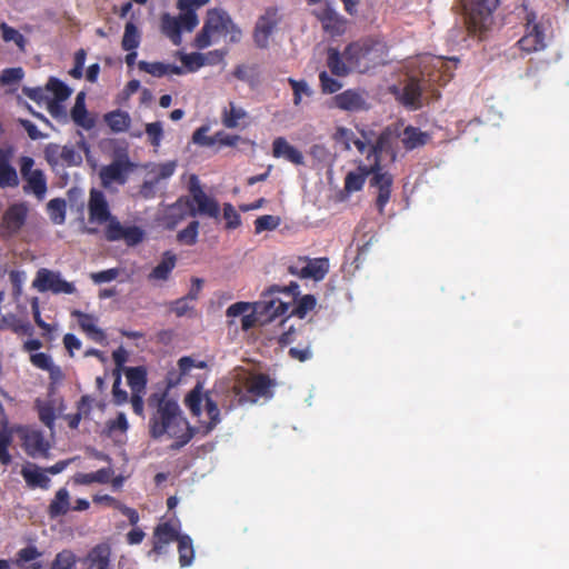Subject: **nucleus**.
<instances>
[{
    "mask_svg": "<svg viewBox=\"0 0 569 569\" xmlns=\"http://www.w3.org/2000/svg\"><path fill=\"white\" fill-rule=\"evenodd\" d=\"M150 408L149 433L154 440L171 439V449L186 446L194 435L179 403L167 393H153L148 398Z\"/></svg>",
    "mask_w": 569,
    "mask_h": 569,
    "instance_id": "f257e3e1",
    "label": "nucleus"
},
{
    "mask_svg": "<svg viewBox=\"0 0 569 569\" xmlns=\"http://www.w3.org/2000/svg\"><path fill=\"white\" fill-rule=\"evenodd\" d=\"M343 58L351 68L365 72L387 62L388 47L383 41L366 39L349 44L343 51Z\"/></svg>",
    "mask_w": 569,
    "mask_h": 569,
    "instance_id": "f03ea898",
    "label": "nucleus"
},
{
    "mask_svg": "<svg viewBox=\"0 0 569 569\" xmlns=\"http://www.w3.org/2000/svg\"><path fill=\"white\" fill-rule=\"evenodd\" d=\"M217 36H230V41L238 42L241 38V30L224 11L212 9L208 11L204 26L194 40L196 47L204 49L211 46Z\"/></svg>",
    "mask_w": 569,
    "mask_h": 569,
    "instance_id": "7ed1b4c3",
    "label": "nucleus"
},
{
    "mask_svg": "<svg viewBox=\"0 0 569 569\" xmlns=\"http://www.w3.org/2000/svg\"><path fill=\"white\" fill-rule=\"evenodd\" d=\"M498 6V0H463L466 21L468 29L473 33H482L492 22V12Z\"/></svg>",
    "mask_w": 569,
    "mask_h": 569,
    "instance_id": "20e7f679",
    "label": "nucleus"
},
{
    "mask_svg": "<svg viewBox=\"0 0 569 569\" xmlns=\"http://www.w3.org/2000/svg\"><path fill=\"white\" fill-rule=\"evenodd\" d=\"M421 78L411 77L403 88L400 96V101L409 109L417 110L422 107V91L428 86L437 83L438 79L435 72L429 70V66L426 63L421 66Z\"/></svg>",
    "mask_w": 569,
    "mask_h": 569,
    "instance_id": "39448f33",
    "label": "nucleus"
},
{
    "mask_svg": "<svg viewBox=\"0 0 569 569\" xmlns=\"http://www.w3.org/2000/svg\"><path fill=\"white\" fill-rule=\"evenodd\" d=\"M203 401L206 411L210 419L207 426V432H209L220 422V410L210 393L203 392L202 385L197 383V386L186 397V405L194 416H199L201 413V405Z\"/></svg>",
    "mask_w": 569,
    "mask_h": 569,
    "instance_id": "423d86ee",
    "label": "nucleus"
},
{
    "mask_svg": "<svg viewBox=\"0 0 569 569\" xmlns=\"http://www.w3.org/2000/svg\"><path fill=\"white\" fill-rule=\"evenodd\" d=\"M189 192L191 196V202L189 203L190 216L202 214L214 219L219 217L220 208L218 202L203 191L197 176L190 177Z\"/></svg>",
    "mask_w": 569,
    "mask_h": 569,
    "instance_id": "0eeeda50",
    "label": "nucleus"
},
{
    "mask_svg": "<svg viewBox=\"0 0 569 569\" xmlns=\"http://www.w3.org/2000/svg\"><path fill=\"white\" fill-rule=\"evenodd\" d=\"M104 238L108 241H124L127 246H136L143 240L144 232L137 226H124L116 216L104 221Z\"/></svg>",
    "mask_w": 569,
    "mask_h": 569,
    "instance_id": "6e6552de",
    "label": "nucleus"
},
{
    "mask_svg": "<svg viewBox=\"0 0 569 569\" xmlns=\"http://www.w3.org/2000/svg\"><path fill=\"white\" fill-rule=\"evenodd\" d=\"M199 23L197 13L181 11L178 17H171L170 14H163L161 19V28L163 33L171 39V41L178 46L181 42L182 31H192Z\"/></svg>",
    "mask_w": 569,
    "mask_h": 569,
    "instance_id": "1a4fd4ad",
    "label": "nucleus"
},
{
    "mask_svg": "<svg viewBox=\"0 0 569 569\" xmlns=\"http://www.w3.org/2000/svg\"><path fill=\"white\" fill-rule=\"evenodd\" d=\"M13 431L19 437L21 446L28 456L31 458L48 457L50 445L41 431L28 426H17L13 428Z\"/></svg>",
    "mask_w": 569,
    "mask_h": 569,
    "instance_id": "9d476101",
    "label": "nucleus"
},
{
    "mask_svg": "<svg viewBox=\"0 0 569 569\" xmlns=\"http://www.w3.org/2000/svg\"><path fill=\"white\" fill-rule=\"evenodd\" d=\"M20 172L26 180L23 191L34 194L42 200L47 193V180L44 173L39 169H33L34 160L31 157L20 158Z\"/></svg>",
    "mask_w": 569,
    "mask_h": 569,
    "instance_id": "9b49d317",
    "label": "nucleus"
},
{
    "mask_svg": "<svg viewBox=\"0 0 569 569\" xmlns=\"http://www.w3.org/2000/svg\"><path fill=\"white\" fill-rule=\"evenodd\" d=\"M32 287L39 292L51 291L56 295H72L76 292L73 283L66 281L59 272L42 268L37 272Z\"/></svg>",
    "mask_w": 569,
    "mask_h": 569,
    "instance_id": "f8f14e48",
    "label": "nucleus"
},
{
    "mask_svg": "<svg viewBox=\"0 0 569 569\" xmlns=\"http://www.w3.org/2000/svg\"><path fill=\"white\" fill-rule=\"evenodd\" d=\"M329 271V261L327 258L310 259L307 257L298 258L289 266V272L302 279L322 280Z\"/></svg>",
    "mask_w": 569,
    "mask_h": 569,
    "instance_id": "ddd939ff",
    "label": "nucleus"
},
{
    "mask_svg": "<svg viewBox=\"0 0 569 569\" xmlns=\"http://www.w3.org/2000/svg\"><path fill=\"white\" fill-rule=\"evenodd\" d=\"M281 21V14L274 7L267 8L264 12L258 18L253 40L257 47L267 48L269 46L270 37L276 31Z\"/></svg>",
    "mask_w": 569,
    "mask_h": 569,
    "instance_id": "4468645a",
    "label": "nucleus"
},
{
    "mask_svg": "<svg viewBox=\"0 0 569 569\" xmlns=\"http://www.w3.org/2000/svg\"><path fill=\"white\" fill-rule=\"evenodd\" d=\"M312 13L321 22L323 31L331 37H338L346 32L347 20L330 4L320 6Z\"/></svg>",
    "mask_w": 569,
    "mask_h": 569,
    "instance_id": "2eb2a0df",
    "label": "nucleus"
},
{
    "mask_svg": "<svg viewBox=\"0 0 569 569\" xmlns=\"http://www.w3.org/2000/svg\"><path fill=\"white\" fill-rule=\"evenodd\" d=\"M88 220L90 223L102 226L112 216L109 201L106 194L98 189L92 188L89 191L87 202Z\"/></svg>",
    "mask_w": 569,
    "mask_h": 569,
    "instance_id": "dca6fc26",
    "label": "nucleus"
},
{
    "mask_svg": "<svg viewBox=\"0 0 569 569\" xmlns=\"http://www.w3.org/2000/svg\"><path fill=\"white\" fill-rule=\"evenodd\" d=\"M131 168L132 164L127 154L117 156L110 164L102 167L99 172L102 186L109 187L113 182L123 184Z\"/></svg>",
    "mask_w": 569,
    "mask_h": 569,
    "instance_id": "f3484780",
    "label": "nucleus"
},
{
    "mask_svg": "<svg viewBox=\"0 0 569 569\" xmlns=\"http://www.w3.org/2000/svg\"><path fill=\"white\" fill-rule=\"evenodd\" d=\"M28 207L23 202L10 204L3 213L1 228L4 236L17 234L26 223Z\"/></svg>",
    "mask_w": 569,
    "mask_h": 569,
    "instance_id": "a211bd4d",
    "label": "nucleus"
},
{
    "mask_svg": "<svg viewBox=\"0 0 569 569\" xmlns=\"http://www.w3.org/2000/svg\"><path fill=\"white\" fill-rule=\"evenodd\" d=\"M372 178L370 186L378 189L376 204L379 212H383L385 206L388 203L391 196L392 176L388 172H382L380 164L371 171Z\"/></svg>",
    "mask_w": 569,
    "mask_h": 569,
    "instance_id": "6ab92c4d",
    "label": "nucleus"
},
{
    "mask_svg": "<svg viewBox=\"0 0 569 569\" xmlns=\"http://www.w3.org/2000/svg\"><path fill=\"white\" fill-rule=\"evenodd\" d=\"M335 107L349 112H358L369 108L363 91L348 89L332 99Z\"/></svg>",
    "mask_w": 569,
    "mask_h": 569,
    "instance_id": "aec40b11",
    "label": "nucleus"
},
{
    "mask_svg": "<svg viewBox=\"0 0 569 569\" xmlns=\"http://www.w3.org/2000/svg\"><path fill=\"white\" fill-rule=\"evenodd\" d=\"M379 166V159L376 157L375 161L369 166L359 161L358 167L353 171H349L345 178V191L350 194L358 192L362 189L366 179L371 171Z\"/></svg>",
    "mask_w": 569,
    "mask_h": 569,
    "instance_id": "412c9836",
    "label": "nucleus"
},
{
    "mask_svg": "<svg viewBox=\"0 0 569 569\" xmlns=\"http://www.w3.org/2000/svg\"><path fill=\"white\" fill-rule=\"evenodd\" d=\"M13 149L0 148V187L16 188L19 186V177L16 168L11 164Z\"/></svg>",
    "mask_w": 569,
    "mask_h": 569,
    "instance_id": "4be33fe9",
    "label": "nucleus"
},
{
    "mask_svg": "<svg viewBox=\"0 0 569 569\" xmlns=\"http://www.w3.org/2000/svg\"><path fill=\"white\" fill-rule=\"evenodd\" d=\"M535 20V16L528 18L527 33L518 41L520 50L526 53H531L545 49V36L541 32L538 24L531 23Z\"/></svg>",
    "mask_w": 569,
    "mask_h": 569,
    "instance_id": "5701e85b",
    "label": "nucleus"
},
{
    "mask_svg": "<svg viewBox=\"0 0 569 569\" xmlns=\"http://www.w3.org/2000/svg\"><path fill=\"white\" fill-rule=\"evenodd\" d=\"M272 153L276 158H284L298 166L303 164L305 162L302 152L281 137L274 139L272 143Z\"/></svg>",
    "mask_w": 569,
    "mask_h": 569,
    "instance_id": "b1692460",
    "label": "nucleus"
},
{
    "mask_svg": "<svg viewBox=\"0 0 569 569\" xmlns=\"http://www.w3.org/2000/svg\"><path fill=\"white\" fill-rule=\"evenodd\" d=\"M180 537L181 536H179L177 529L172 525L168 522L159 525L153 532L152 551L161 553L167 545L174 540L179 541Z\"/></svg>",
    "mask_w": 569,
    "mask_h": 569,
    "instance_id": "393cba45",
    "label": "nucleus"
},
{
    "mask_svg": "<svg viewBox=\"0 0 569 569\" xmlns=\"http://www.w3.org/2000/svg\"><path fill=\"white\" fill-rule=\"evenodd\" d=\"M72 316L78 318L80 328L87 336L98 342L103 343L106 341L104 332L97 326V320L93 316L83 313L79 310L72 311Z\"/></svg>",
    "mask_w": 569,
    "mask_h": 569,
    "instance_id": "a878e982",
    "label": "nucleus"
},
{
    "mask_svg": "<svg viewBox=\"0 0 569 569\" xmlns=\"http://www.w3.org/2000/svg\"><path fill=\"white\" fill-rule=\"evenodd\" d=\"M453 62H457V59H453ZM422 63L423 64L427 63L429 66V70L431 72H435V74L438 79V82H440V83L445 84L452 77L451 66H450L452 63L451 59L446 60L441 57H437V58L427 57L422 60Z\"/></svg>",
    "mask_w": 569,
    "mask_h": 569,
    "instance_id": "bb28decb",
    "label": "nucleus"
},
{
    "mask_svg": "<svg viewBox=\"0 0 569 569\" xmlns=\"http://www.w3.org/2000/svg\"><path fill=\"white\" fill-rule=\"evenodd\" d=\"M21 476L26 480L27 485L30 487H40L42 489H48L50 479L44 473V471L39 468L37 465L27 463L21 469Z\"/></svg>",
    "mask_w": 569,
    "mask_h": 569,
    "instance_id": "cd10ccee",
    "label": "nucleus"
},
{
    "mask_svg": "<svg viewBox=\"0 0 569 569\" xmlns=\"http://www.w3.org/2000/svg\"><path fill=\"white\" fill-rule=\"evenodd\" d=\"M140 70L153 76L162 77L164 74H182L184 72L183 67H178L162 62H147L140 61L138 63Z\"/></svg>",
    "mask_w": 569,
    "mask_h": 569,
    "instance_id": "c85d7f7f",
    "label": "nucleus"
},
{
    "mask_svg": "<svg viewBox=\"0 0 569 569\" xmlns=\"http://www.w3.org/2000/svg\"><path fill=\"white\" fill-rule=\"evenodd\" d=\"M177 257L170 251L164 252L162 260L153 268L149 273V280H161L166 281L173 268L176 267Z\"/></svg>",
    "mask_w": 569,
    "mask_h": 569,
    "instance_id": "c756f323",
    "label": "nucleus"
},
{
    "mask_svg": "<svg viewBox=\"0 0 569 569\" xmlns=\"http://www.w3.org/2000/svg\"><path fill=\"white\" fill-rule=\"evenodd\" d=\"M430 136L418 128L407 127L401 134V142L406 149L412 150L428 143Z\"/></svg>",
    "mask_w": 569,
    "mask_h": 569,
    "instance_id": "7c9ffc66",
    "label": "nucleus"
},
{
    "mask_svg": "<svg viewBox=\"0 0 569 569\" xmlns=\"http://www.w3.org/2000/svg\"><path fill=\"white\" fill-rule=\"evenodd\" d=\"M70 509V493L66 488H60L48 507L50 518L64 516Z\"/></svg>",
    "mask_w": 569,
    "mask_h": 569,
    "instance_id": "2f4dec72",
    "label": "nucleus"
},
{
    "mask_svg": "<svg viewBox=\"0 0 569 569\" xmlns=\"http://www.w3.org/2000/svg\"><path fill=\"white\" fill-rule=\"evenodd\" d=\"M110 550L106 546L93 548L86 559V569H108Z\"/></svg>",
    "mask_w": 569,
    "mask_h": 569,
    "instance_id": "473e14b6",
    "label": "nucleus"
},
{
    "mask_svg": "<svg viewBox=\"0 0 569 569\" xmlns=\"http://www.w3.org/2000/svg\"><path fill=\"white\" fill-rule=\"evenodd\" d=\"M113 476V470L111 468H102L96 472L90 473H77L73 477V481L77 485H90L93 482L98 483H107L110 481Z\"/></svg>",
    "mask_w": 569,
    "mask_h": 569,
    "instance_id": "72a5a7b5",
    "label": "nucleus"
},
{
    "mask_svg": "<svg viewBox=\"0 0 569 569\" xmlns=\"http://www.w3.org/2000/svg\"><path fill=\"white\" fill-rule=\"evenodd\" d=\"M271 387L270 379L264 375L252 376L247 379V392L252 397H264Z\"/></svg>",
    "mask_w": 569,
    "mask_h": 569,
    "instance_id": "f704fd0d",
    "label": "nucleus"
},
{
    "mask_svg": "<svg viewBox=\"0 0 569 569\" xmlns=\"http://www.w3.org/2000/svg\"><path fill=\"white\" fill-rule=\"evenodd\" d=\"M104 121L113 132H123L129 129L131 118L129 113L121 110H116L107 113L104 116Z\"/></svg>",
    "mask_w": 569,
    "mask_h": 569,
    "instance_id": "c9c22d12",
    "label": "nucleus"
},
{
    "mask_svg": "<svg viewBox=\"0 0 569 569\" xmlns=\"http://www.w3.org/2000/svg\"><path fill=\"white\" fill-rule=\"evenodd\" d=\"M328 67L337 76H346L349 71L355 70L343 58V54L340 56L339 51L332 48L328 50Z\"/></svg>",
    "mask_w": 569,
    "mask_h": 569,
    "instance_id": "e433bc0d",
    "label": "nucleus"
},
{
    "mask_svg": "<svg viewBox=\"0 0 569 569\" xmlns=\"http://www.w3.org/2000/svg\"><path fill=\"white\" fill-rule=\"evenodd\" d=\"M146 376L147 372L142 367H133L126 370V377L132 393H142L147 382Z\"/></svg>",
    "mask_w": 569,
    "mask_h": 569,
    "instance_id": "4c0bfd02",
    "label": "nucleus"
},
{
    "mask_svg": "<svg viewBox=\"0 0 569 569\" xmlns=\"http://www.w3.org/2000/svg\"><path fill=\"white\" fill-rule=\"evenodd\" d=\"M84 97V92L77 94L74 106L71 110V118L77 124L89 129L92 126V121L87 118Z\"/></svg>",
    "mask_w": 569,
    "mask_h": 569,
    "instance_id": "58836bf2",
    "label": "nucleus"
},
{
    "mask_svg": "<svg viewBox=\"0 0 569 569\" xmlns=\"http://www.w3.org/2000/svg\"><path fill=\"white\" fill-rule=\"evenodd\" d=\"M178 551H179V562L181 567L190 566L194 550L192 546V540L188 536H181L178 541Z\"/></svg>",
    "mask_w": 569,
    "mask_h": 569,
    "instance_id": "ea45409f",
    "label": "nucleus"
},
{
    "mask_svg": "<svg viewBox=\"0 0 569 569\" xmlns=\"http://www.w3.org/2000/svg\"><path fill=\"white\" fill-rule=\"evenodd\" d=\"M47 210L51 221L56 224H62L66 220V201L59 198L52 199L47 204Z\"/></svg>",
    "mask_w": 569,
    "mask_h": 569,
    "instance_id": "a19ab883",
    "label": "nucleus"
},
{
    "mask_svg": "<svg viewBox=\"0 0 569 569\" xmlns=\"http://www.w3.org/2000/svg\"><path fill=\"white\" fill-rule=\"evenodd\" d=\"M230 108L224 109L222 112V123L227 128H236L239 121L247 116V112L242 108H238L234 103L230 102Z\"/></svg>",
    "mask_w": 569,
    "mask_h": 569,
    "instance_id": "79ce46f5",
    "label": "nucleus"
},
{
    "mask_svg": "<svg viewBox=\"0 0 569 569\" xmlns=\"http://www.w3.org/2000/svg\"><path fill=\"white\" fill-rule=\"evenodd\" d=\"M140 43V33L132 22H127L122 37V48L124 50H136Z\"/></svg>",
    "mask_w": 569,
    "mask_h": 569,
    "instance_id": "37998d69",
    "label": "nucleus"
},
{
    "mask_svg": "<svg viewBox=\"0 0 569 569\" xmlns=\"http://www.w3.org/2000/svg\"><path fill=\"white\" fill-rule=\"evenodd\" d=\"M390 138L391 132L383 131L375 143L371 142L367 159L372 160L371 162L375 161L376 157L380 159V153L388 147Z\"/></svg>",
    "mask_w": 569,
    "mask_h": 569,
    "instance_id": "c03bdc74",
    "label": "nucleus"
},
{
    "mask_svg": "<svg viewBox=\"0 0 569 569\" xmlns=\"http://www.w3.org/2000/svg\"><path fill=\"white\" fill-rule=\"evenodd\" d=\"M0 29L2 32V38L6 42L12 41L19 47L21 51H24L26 38L18 30L4 22L0 24Z\"/></svg>",
    "mask_w": 569,
    "mask_h": 569,
    "instance_id": "a18cd8bd",
    "label": "nucleus"
},
{
    "mask_svg": "<svg viewBox=\"0 0 569 569\" xmlns=\"http://www.w3.org/2000/svg\"><path fill=\"white\" fill-rule=\"evenodd\" d=\"M198 229H199V222L198 221H191L187 228L179 231L177 234V239L180 243L192 246L197 242L198 238Z\"/></svg>",
    "mask_w": 569,
    "mask_h": 569,
    "instance_id": "49530a36",
    "label": "nucleus"
},
{
    "mask_svg": "<svg viewBox=\"0 0 569 569\" xmlns=\"http://www.w3.org/2000/svg\"><path fill=\"white\" fill-rule=\"evenodd\" d=\"M184 217L183 206L180 202L174 203L168 209L166 214V227L168 229H174Z\"/></svg>",
    "mask_w": 569,
    "mask_h": 569,
    "instance_id": "de8ad7c7",
    "label": "nucleus"
},
{
    "mask_svg": "<svg viewBox=\"0 0 569 569\" xmlns=\"http://www.w3.org/2000/svg\"><path fill=\"white\" fill-rule=\"evenodd\" d=\"M47 89L54 94V98L58 101H64L71 94V89H69L63 82L56 78H50L47 83Z\"/></svg>",
    "mask_w": 569,
    "mask_h": 569,
    "instance_id": "09e8293b",
    "label": "nucleus"
},
{
    "mask_svg": "<svg viewBox=\"0 0 569 569\" xmlns=\"http://www.w3.org/2000/svg\"><path fill=\"white\" fill-rule=\"evenodd\" d=\"M74 563V555L69 550H63L56 556L51 569H72Z\"/></svg>",
    "mask_w": 569,
    "mask_h": 569,
    "instance_id": "8fccbe9b",
    "label": "nucleus"
},
{
    "mask_svg": "<svg viewBox=\"0 0 569 569\" xmlns=\"http://www.w3.org/2000/svg\"><path fill=\"white\" fill-rule=\"evenodd\" d=\"M280 224V218L277 216L264 214L258 217L254 221V229L257 233L266 230H274Z\"/></svg>",
    "mask_w": 569,
    "mask_h": 569,
    "instance_id": "3c124183",
    "label": "nucleus"
},
{
    "mask_svg": "<svg viewBox=\"0 0 569 569\" xmlns=\"http://www.w3.org/2000/svg\"><path fill=\"white\" fill-rule=\"evenodd\" d=\"M146 133L151 146L158 148L163 137V128L160 121L146 124Z\"/></svg>",
    "mask_w": 569,
    "mask_h": 569,
    "instance_id": "603ef678",
    "label": "nucleus"
},
{
    "mask_svg": "<svg viewBox=\"0 0 569 569\" xmlns=\"http://www.w3.org/2000/svg\"><path fill=\"white\" fill-rule=\"evenodd\" d=\"M60 160L68 166H79L82 157L72 146H63L60 147Z\"/></svg>",
    "mask_w": 569,
    "mask_h": 569,
    "instance_id": "864d4df0",
    "label": "nucleus"
},
{
    "mask_svg": "<svg viewBox=\"0 0 569 569\" xmlns=\"http://www.w3.org/2000/svg\"><path fill=\"white\" fill-rule=\"evenodd\" d=\"M180 59L189 71H196L206 64V57L202 53H183L181 54Z\"/></svg>",
    "mask_w": 569,
    "mask_h": 569,
    "instance_id": "5fc2aeb1",
    "label": "nucleus"
},
{
    "mask_svg": "<svg viewBox=\"0 0 569 569\" xmlns=\"http://www.w3.org/2000/svg\"><path fill=\"white\" fill-rule=\"evenodd\" d=\"M315 297L311 295H306L299 300L297 307L292 310V315L297 316L301 320L310 310L315 308Z\"/></svg>",
    "mask_w": 569,
    "mask_h": 569,
    "instance_id": "6e6d98bb",
    "label": "nucleus"
},
{
    "mask_svg": "<svg viewBox=\"0 0 569 569\" xmlns=\"http://www.w3.org/2000/svg\"><path fill=\"white\" fill-rule=\"evenodd\" d=\"M24 76L22 68H8L4 69L0 76V82L3 86L17 84Z\"/></svg>",
    "mask_w": 569,
    "mask_h": 569,
    "instance_id": "4d7b16f0",
    "label": "nucleus"
},
{
    "mask_svg": "<svg viewBox=\"0 0 569 569\" xmlns=\"http://www.w3.org/2000/svg\"><path fill=\"white\" fill-rule=\"evenodd\" d=\"M289 83L292 87L293 90V103L295 106H299L302 99V96H310L311 90L308 86V83L303 80L297 81L295 79H289Z\"/></svg>",
    "mask_w": 569,
    "mask_h": 569,
    "instance_id": "13d9d810",
    "label": "nucleus"
},
{
    "mask_svg": "<svg viewBox=\"0 0 569 569\" xmlns=\"http://www.w3.org/2000/svg\"><path fill=\"white\" fill-rule=\"evenodd\" d=\"M223 218L228 229H236L240 226V216L230 203L224 204Z\"/></svg>",
    "mask_w": 569,
    "mask_h": 569,
    "instance_id": "bf43d9fd",
    "label": "nucleus"
},
{
    "mask_svg": "<svg viewBox=\"0 0 569 569\" xmlns=\"http://www.w3.org/2000/svg\"><path fill=\"white\" fill-rule=\"evenodd\" d=\"M319 79L321 82L322 91L326 93L337 92L342 87L340 81L331 78L326 71H322L319 74Z\"/></svg>",
    "mask_w": 569,
    "mask_h": 569,
    "instance_id": "052dcab7",
    "label": "nucleus"
},
{
    "mask_svg": "<svg viewBox=\"0 0 569 569\" xmlns=\"http://www.w3.org/2000/svg\"><path fill=\"white\" fill-rule=\"evenodd\" d=\"M87 52L79 49L74 54V67L69 71V74L74 79L82 78L83 67L86 62Z\"/></svg>",
    "mask_w": 569,
    "mask_h": 569,
    "instance_id": "680f3d73",
    "label": "nucleus"
},
{
    "mask_svg": "<svg viewBox=\"0 0 569 569\" xmlns=\"http://www.w3.org/2000/svg\"><path fill=\"white\" fill-rule=\"evenodd\" d=\"M335 138L338 142L345 146V149L350 150L353 140L357 139L353 131L347 128H338Z\"/></svg>",
    "mask_w": 569,
    "mask_h": 569,
    "instance_id": "e2e57ef3",
    "label": "nucleus"
},
{
    "mask_svg": "<svg viewBox=\"0 0 569 569\" xmlns=\"http://www.w3.org/2000/svg\"><path fill=\"white\" fill-rule=\"evenodd\" d=\"M176 170V162L169 161L166 163H161L157 167L154 171L153 181L158 183L162 179H167L173 174Z\"/></svg>",
    "mask_w": 569,
    "mask_h": 569,
    "instance_id": "0e129e2a",
    "label": "nucleus"
},
{
    "mask_svg": "<svg viewBox=\"0 0 569 569\" xmlns=\"http://www.w3.org/2000/svg\"><path fill=\"white\" fill-rule=\"evenodd\" d=\"M251 309H252V306L249 302H236V303L231 305L230 307H228L226 315L228 318H236V317H240V316L242 318Z\"/></svg>",
    "mask_w": 569,
    "mask_h": 569,
    "instance_id": "69168bd1",
    "label": "nucleus"
},
{
    "mask_svg": "<svg viewBox=\"0 0 569 569\" xmlns=\"http://www.w3.org/2000/svg\"><path fill=\"white\" fill-rule=\"evenodd\" d=\"M119 276V270L116 268L103 270L100 272L91 273V279L96 283L110 282Z\"/></svg>",
    "mask_w": 569,
    "mask_h": 569,
    "instance_id": "338daca9",
    "label": "nucleus"
},
{
    "mask_svg": "<svg viewBox=\"0 0 569 569\" xmlns=\"http://www.w3.org/2000/svg\"><path fill=\"white\" fill-rule=\"evenodd\" d=\"M30 361L32 362V365L34 367H37L39 369H42V370H46V371L53 363L52 358L49 355L44 353V352H39V353L31 355Z\"/></svg>",
    "mask_w": 569,
    "mask_h": 569,
    "instance_id": "774afa93",
    "label": "nucleus"
}]
</instances>
